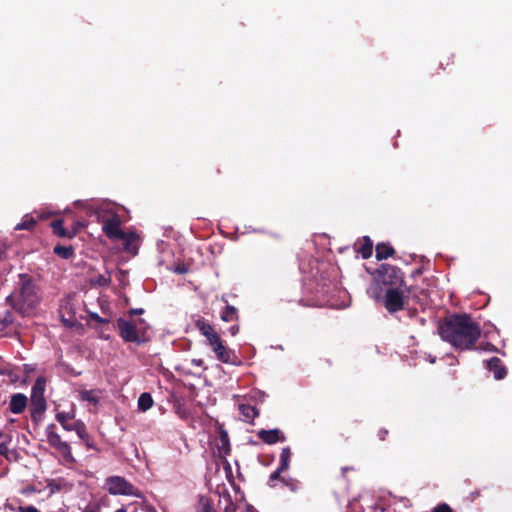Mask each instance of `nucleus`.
Segmentation results:
<instances>
[{
  "label": "nucleus",
  "instance_id": "20",
  "mask_svg": "<svg viewBox=\"0 0 512 512\" xmlns=\"http://www.w3.org/2000/svg\"><path fill=\"white\" fill-rule=\"evenodd\" d=\"M64 221L62 219H56L52 221L51 228L53 230V233L59 237H67L72 238L74 237V232H69L67 229L63 226Z\"/></svg>",
  "mask_w": 512,
  "mask_h": 512
},
{
  "label": "nucleus",
  "instance_id": "29",
  "mask_svg": "<svg viewBox=\"0 0 512 512\" xmlns=\"http://www.w3.org/2000/svg\"><path fill=\"white\" fill-rule=\"evenodd\" d=\"M222 497L225 504L223 512H236L237 505L232 500L231 495L228 492H226Z\"/></svg>",
  "mask_w": 512,
  "mask_h": 512
},
{
  "label": "nucleus",
  "instance_id": "50",
  "mask_svg": "<svg viewBox=\"0 0 512 512\" xmlns=\"http://www.w3.org/2000/svg\"><path fill=\"white\" fill-rule=\"evenodd\" d=\"M246 512H258V510L254 506L248 504L246 506Z\"/></svg>",
  "mask_w": 512,
  "mask_h": 512
},
{
  "label": "nucleus",
  "instance_id": "3",
  "mask_svg": "<svg viewBox=\"0 0 512 512\" xmlns=\"http://www.w3.org/2000/svg\"><path fill=\"white\" fill-rule=\"evenodd\" d=\"M116 327L119 331V336L124 342L141 344L146 341L145 333L148 329V324L142 318L134 321L118 318Z\"/></svg>",
  "mask_w": 512,
  "mask_h": 512
},
{
  "label": "nucleus",
  "instance_id": "48",
  "mask_svg": "<svg viewBox=\"0 0 512 512\" xmlns=\"http://www.w3.org/2000/svg\"><path fill=\"white\" fill-rule=\"evenodd\" d=\"M229 332L232 336H235L239 332V325L235 324L229 328Z\"/></svg>",
  "mask_w": 512,
  "mask_h": 512
},
{
  "label": "nucleus",
  "instance_id": "12",
  "mask_svg": "<svg viewBox=\"0 0 512 512\" xmlns=\"http://www.w3.org/2000/svg\"><path fill=\"white\" fill-rule=\"evenodd\" d=\"M257 436L261 441L269 445L286 440L283 432L277 428L270 430L262 429L257 433Z\"/></svg>",
  "mask_w": 512,
  "mask_h": 512
},
{
  "label": "nucleus",
  "instance_id": "21",
  "mask_svg": "<svg viewBox=\"0 0 512 512\" xmlns=\"http://www.w3.org/2000/svg\"><path fill=\"white\" fill-rule=\"evenodd\" d=\"M53 252L57 256L66 260L71 259L74 256V249L72 246L56 245L53 249Z\"/></svg>",
  "mask_w": 512,
  "mask_h": 512
},
{
  "label": "nucleus",
  "instance_id": "32",
  "mask_svg": "<svg viewBox=\"0 0 512 512\" xmlns=\"http://www.w3.org/2000/svg\"><path fill=\"white\" fill-rule=\"evenodd\" d=\"M283 472H285V470H280V467H278L274 472H272L267 482L268 486L271 488L275 487V481H281V473Z\"/></svg>",
  "mask_w": 512,
  "mask_h": 512
},
{
  "label": "nucleus",
  "instance_id": "43",
  "mask_svg": "<svg viewBox=\"0 0 512 512\" xmlns=\"http://www.w3.org/2000/svg\"><path fill=\"white\" fill-rule=\"evenodd\" d=\"M18 512H40L36 507L29 505V506H19Z\"/></svg>",
  "mask_w": 512,
  "mask_h": 512
},
{
  "label": "nucleus",
  "instance_id": "15",
  "mask_svg": "<svg viewBox=\"0 0 512 512\" xmlns=\"http://www.w3.org/2000/svg\"><path fill=\"white\" fill-rule=\"evenodd\" d=\"M118 240L123 241V249L136 255L138 253V247L136 242L139 240V236L135 232H125V236L122 238H118Z\"/></svg>",
  "mask_w": 512,
  "mask_h": 512
},
{
  "label": "nucleus",
  "instance_id": "33",
  "mask_svg": "<svg viewBox=\"0 0 512 512\" xmlns=\"http://www.w3.org/2000/svg\"><path fill=\"white\" fill-rule=\"evenodd\" d=\"M220 442H221V449L224 450L226 454L230 452V444H229V437L226 431L220 432Z\"/></svg>",
  "mask_w": 512,
  "mask_h": 512
},
{
  "label": "nucleus",
  "instance_id": "52",
  "mask_svg": "<svg viewBox=\"0 0 512 512\" xmlns=\"http://www.w3.org/2000/svg\"><path fill=\"white\" fill-rule=\"evenodd\" d=\"M4 254H5V250L0 248V261L2 260Z\"/></svg>",
  "mask_w": 512,
  "mask_h": 512
},
{
  "label": "nucleus",
  "instance_id": "37",
  "mask_svg": "<svg viewBox=\"0 0 512 512\" xmlns=\"http://www.w3.org/2000/svg\"><path fill=\"white\" fill-rule=\"evenodd\" d=\"M48 488L51 490L52 493L54 492H59L62 490L63 486H62V480L61 479H58V480H52L48 483Z\"/></svg>",
  "mask_w": 512,
  "mask_h": 512
},
{
  "label": "nucleus",
  "instance_id": "35",
  "mask_svg": "<svg viewBox=\"0 0 512 512\" xmlns=\"http://www.w3.org/2000/svg\"><path fill=\"white\" fill-rule=\"evenodd\" d=\"M200 505L201 508L199 512H217L209 499L201 498Z\"/></svg>",
  "mask_w": 512,
  "mask_h": 512
},
{
  "label": "nucleus",
  "instance_id": "53",
  "mask_svg": "<svg viewBox=\"0 0 512 512\" xmlns=\"http://www.w3.org/2000/svg\"><path fill=\"white\" fill-rule=\"evenodd\" d=\"M115 512H127V510L124 507H122V508L116 510Z\"/></svg>",
  "mask_w": 512,
  "mask_h": 512
},
{
  "label": "nucleus",
  "instance_id": "42",
  "mask_svg": "<svg viewBox=\"0 0 512 512\" xmlns=\"http://www.w3.org/2000/svg\"><path fill=\"white\" fill-rule=\"evenodd\" d=\"M221 174V170L219 168H212L208 172V178L211 180H215L218 178V176Z\"/></svg>",
  "mask_w": 512,
  "mask_h": 512
},
{
  "label": "nucleus",
  "instance_id": "11",
  "mask_svg": "<svg viewBox=\"0 0 512 512\" xmlns=\"http://www.w3.org/2000/svg\"><path fill=\"white\" fill-rule=\"evenodd\" d=\"M195 327L206 338L209 345H212V343L221 338L220 335L215 331L214 327L203 317H199L195 321Z\"/></svg>",
  "mask_w": 512,
  "mask_h": 512
},
{
  "label": "nucleus",
  "instance_id": "9",
  "mask_svg": "<svg viewBox=\"0 0 512 512\" xmlns=\"http://www.w3.org/2000/svg\"><path fill=\"white\" fill-rule=\"evenodd\" d=\"M219 361L238 366L241 364L235 353L223 344L221 338L210 345Z\"/></svg>",
  "mask_w": 512,
  "mask_h": 512
},
{
  "label": "nucleus",
  "instance_id": "51",
  "mask_svg": "<svg viewBox=\"0 0 512 512\" xmlns=\"http://www.w3.org/2000/svg\"><path fill=\"white\" fill-rule=\"evenodd\" d=\"M471 499L474 500L475 498L479 497L480 496V491H474L471 493Z\"/></svg>",
  "mask_w": 512,
  "mask_h": 512
},
{
  "label": "nucleus",
  "instance_id": "26",
  "mask_svg": "<svg viewBox=\"0 0 512 512\" xmlns=\"http://www.w3.org/2000/svg\"><path fill=\"white\" fill-rule=\"evenodd\" d=\"M78 437L84 442L88 449H96L94 440L88 434L86 425L83 423V432L77 433Z\"/></svg>",
  "mask_w": 512,
  "mask_h": 512
},
{
  "label": "nucleus",
  "instance_id": "17",
  "mask_svg": "<svg viewBox=\"0 0 512 512\" xmlns=\"http://www.w3.org/2000/svg\"><path fill=\"white\" fill-rule=\"evenodd\" d=\"M46 410V400L45 397L34 398L31 397V406H30V414L33 421H38L41 415Z\"/></svg>",
  "mask_w": 512,
  "mask_h": 512
},
{
  "label": "nucleus",
  "instance_id": "27",
  "mask_svg": "<svg viewBox=\"0 0 512 512\" xmlns=\"http://www.w3.org/2000/svg\"><path fill=\"white\" fill-rule=\"evenodd\" d=\"M80 399L82 401H87L94 405H97L99 402V397L95 394L93 390H83L80 392Z\"/></svg>",
  "mask_w": 512,
  "mask_h": 512
},
{
  "label": "nucleus",
  "instance_id": "34",
  "mask_svg": "<svg viewBox=\"0 0 512 512\" xmlns=\"http://www.w3.org/2000/svg\"><path fill=\"white\" fill-rule=\"evenodd\" d=\"M92 282L98 286L106 287L110 284L111 278L110 276L99 274Z\"/></svg>",
  "mask_w": 512,
  "mask_h": 512
},
{
  "label": "nucleus",
  "instance_id": "19",
  "mask_svg": "<svg viewBox=\"0 0 512 512\" xmlns=\"http://www.w3.org/2000/svg\"><path fill=\"white\" fill-rule=\"evenodd\" d=\"M376 259L381 261L394 255V248L388 243H378L375 248Z\"/></svg>",
  "mask_w": 512,
  "mask_h": 512
},
{
  "label": "nucleus",
  "instance_id": "14",
  "mask_svg": "<svg viewBox=\"0 0 512 512\" xmlns=\"http://www.w3.org/2000/svg\"><path fill=\"white\" fill-rule=\"evenodd\" d=\"M27 407V397L22 393H16L11 396L9 410L13 414H21Z\"/></svg>",
  "mask_w": 512,
  "mask_h": 512
},
{
  "label": "nucleus",
  "instance_id": "4",
  "mask_svg": "<svg viewBox=\"0 0 512 512\" xmlns=\"http://www.w3.org/2000/svg\"><path fill=\"white\" fill-rule=\"evenodd\" d=\"M377 279L379 283L388 288H403L405 286L404 273L399 267L382 264L377 269Z\"/></svg>",
  "mask_w": 512,
  "mask_h": 512
},
{
  "label": "nucleus",
  "instance_id": "16",
  "mask_svg": "<svg viewBox=\"0 0 512 512\" xmlns=\"http://www.w3.org/2000/svg\"><path fill=\"white\" fill-rule=\"evenodd\" d=\"M221 301L226 303V306L220 313V318L224 322H237L239 320V313L236 307L229 305L228 300L223 295Z\"/></svg>",
  "mask_w": 512,
  "mask_h": 512
},
{
  "label": "nucleus",
  "instance_id": "56",
  "mask_svg": "<svg viewBox=\"0 0 512 512\" xmlns=\"http://www.w3.org/2000/svg\"><path fill=\"white\" fill-rule=\"evenodd\" d=\"M3 437V432L0 430V439Z\"/></svg>",
  "mask_w": 512,
  "mask_h": 512
},
{
  "label": "nucleus",
  "instance_id": "45",
  "mask_svg": "<svg viewBox=\"0 0 512 512\" xmlns=\"http://www.w3.org/2000/svg\"><path fill=\"white\" fill-rule=\"evenodd\" d=\"M388 434H389V431L384 428H382L378 431V437L381 441H384L386 439V437L388 436Z\"/></svg>",
  "mask_w": 512,
  "mask_h": 512
},
{
  "label": "nucleus",
  "instance_id": "41",
  "mask_svg": "<svg viewBox=\"0 0 512 512\" xmlns=\"http://www.w3.org/2000/svg\"><path fill=\"white\" fill-rule=\"evenodd\" d=\"M82 512H101V507L99 504H88Z\"/></svg>",
  "mask_w": 512,
  "mask_h": 512
},
{
  "label": "nucleus",
  "instance_id": "24",
  "mask_svg": "<svg viewBox=\"0 0 512 512\" xmlns=\"http://www.w3.org/2000/svg\"><path fill=\"white\" fill-rule=\"evenodd\" d=\"M153 406V398L150 393L144 392L138 398V408L147 411Z\"/></svg>",
  "mask_w": 512,
  "mask_h": 512
},
{
  "label": "nucleus",
  "instance_id": "2",
  "mask_svg": "<svg viewBox=\"0 0 512 512\" xmlns=\"http://www.w3.org/2000/svg\"><path fill=\"white\" fill-rule=\"evenodd\" d=\"M18 289L7 297V302L21 315H29L41 301L40 289L32 276L19 274Z\"/></svg>",
  "mask_w": 512,
  "mask_h": 512
},
{
  "label": "nucleus",
  "instance_id": "44",
  "mask_svg": "<svg viewBox=\"0 0 512 512\" xmlns=\"http://www.w3.org/2000/svg\"><path fill=\"white\" fill-rule=\"evenodd\" d=\"M453 63V55L446 56V60L440 62V68L444 69V65L449 66Z\"/></svg>",
  "mask_w": 512,
  "mask_h": 512
},
{
  "label": "nucleus",
  "instance_id": "13",
  "mask_svg": "<svg viewBox=\"0 0 512 512\" xmlns=\"http://www.w3.org/2000/svg\"><path fill=\"white\" fill-rule=\"evenodd\" d=\"M487 369L494 374L495 379L502 380L507 376V368L502 360L496 356L487 361Z\"/></svg>",
  "mask_w": 512,
  "mask_h": 512
},
{
  "label": "nucleus",
  "instance_id": "36",
  "mask_svg": "<svg viewBox=\"0 0 512 512\" xmlns=\"http://www.w3.org/2000/svg\"><path fill=\"white\" fill-rule=\"evenodd\" d=\"M8 455H17V451L10 450L8 448L7 443L1 442L0 443V457H8Z\"/></svg>",
  "mask_w": 512,
  "mask_h": 512
},
{
  "label": "nucleus",
  "instance_id": "18",
  "mask_svg": "<svg viewBox=\"0 0 512 512\" xmlns=\"http://www.w3.org/2000/svg\"><path fill=\"white\" fill-rule=\"evenodd\" d=\"M355 251L359 253L363 259H368L373 253V242L369 236H364L361 242L355 244Z\"/></svg>",
  "mask_w": 512,
  "mask_h": 512
},
{
  "label": "nucleus",
  "instance_id": "39",
  "mask_svg": "<svg viewBox=\"0 0 512 512\" xmlns=\"http://www.w3.org/2000/svg\"><path fill=\"white\" fill-rule=\"evenodd\" d=\"M133 512H157L156 509L148 504H141L139 507L135 508Z\"/></svg>",
  "mask_w": 512,
  "mask_h": 512
},
{
  "label": "nucleus",
  "instance_id": "28",
  "mask_svg": "<svg viewBox=\"0 0 512 512\" xmlns=\"http://www.w3.org/2000/svg\"><path fill=\"white\" fill-rule=\"evenodd\" d=\"M239 409L241 414L248 419H253L258 416V411L254 406L242 404Z\"/></svg>",
  "mask_w": 512,
  "mask_h": 512
},
{
  "label": "nucleus",
  "instance_id": "38",
  "mask_svg": "<svg viewBox=\"0 0 512 512\" xmlns=\"http://www.w3.org/2000/svg\"><path fill=\"white\" fill-rule=\"evenodd\" d=\"M432 512H454L453 509L447 503L438 504Z\"/></svg>",
  "mask_w": 512,
  "mask_h": 512
},
{
  "label": "nucleus",
  "instance_id": "8",
  "mask_svg": "<svg viewBox=\"0 0 512 512\" xmlns=\"http://www.w3.org/2000/svg\"><path fill=\"white\" fill-rule=\"evenodd\" d=\"M102 230L111 240H118L125 236V231L121 229V219L118 214H112L102 221Z\"/></svg>",
  "mask_w": 512,
  "mask_h": 512
},
{
  "label": "nucleus",
  "instance_id": "54",
  "mask_svg": "<svg viewBox=\"0 0 512 512\" xmlns=\"http://www.w3.org/2000/svg\"><path fill=\"white\" fill-rule=\"evenodd\" d=\"M177 271H178L179 273H184V272H185V270H184L183 268L177 269Z\"/></svg>",
  "mask_w": 512,
  "mask_h": 512
},
{
  "label": "nucleus",
  "instance_id": "6",
  "mask_svg": "<svg viewBox=\"0 0 512 512\" xmlns=\"http://www.w3.org/2000/svg\"><path fill=\"white\" fill-rule=\"evenodd\" d=\"M105 486L111 495L138 496V490L124 477L110 476L105 481Z\"/></svg>",
  "mask_w": 512,
  "mask_h": 512
},
{
  "label": "nucleus",
  "instance_id": "7",
  "mask_svg": "<svg viewBox=\"0 0 512 512\" xmlns=\"http://www.w3.org/2000/svg\"><path fill=\"white\" fill-rule=\"evenodd\" d=\"M55 430V424H50L47 426L46 436L48 444L59 451L66 460H73L70 445L66 441H63Z\"/></svg>",
  "mask_w": 512,
  "mask_h": 512
},
{
  "label": "nucleus",
  "instance_id": "55",
  "mask_svg": "<svg viewBox=\"0 0 512 512\" xmlns=\"http://www.w3.org/2000/svg\"><path fill=\"white\" fill-rule=\"evenodd\" d=\"M73 324H74L73 321L67 323V325L70 327L73 326Z\"/></svg>",
  "mask_w": 512,
  "mask_h": 512
},
{
  "label": "nucleus",
  "instance_id": "23",
  "mask_svg": "<svg viewBox=\"0 0 512 512\" xmlns=\"http://www.w3.org/2000/svg\"><path fill=\"white\" fill-rule=\"evenodd\" d=\"M291 449L290 447H284L281 450L280 454V464L278 467H280V470L287 471L290 467V461H291Z\"/></svg>",
  "mask_w": 512,
  "mask_h": 512
},
{
  "label": "nucleus",
  "instance_id": "49",
  "mask_svg": "<svg viewBox=\"0 0 512 512\" xmlns=\"http://www.w3.org/2000/svg\"><path fill=\"white\" fill-rule=\"evenodd\" d=\"M7 461L9 462H12V461H17L18 459V454L17 455H8V457H4Z\"/></svg>",
  "mask_w": 512,
  "mask_h": 512
},
{
  "label": "nucleus",
  "instance_id": "31",
  "mask_svg": "<svg viewBox=\"0 0 512 512\" xmlns=\"http://www.w3.org/2000/svg\"><path fill=\"white\" fill-rule=\"evenodd\" d=\"M174 409H175L176 414L180 418H182V419L189 418V416H190L189 410L186 407H184L180 402H177L174 404Z\"/></svg>",
  "mask_w": 512,
  "mask_h": 512
},
{
  "label": "nucleus",
  "instance_id": "22",
  "mask_svg": "<svg viewBox=\"0 0 512 512\" xmlns=\"http://www.w3.org/2000/svg\"><path fill=\"white\" fill-rule=\"evenodd\" d=\"M46 381L43 377H38L32 386V394L31 397L41 398L44 397Z\"/></svg>",
  "mask_w": 512,
  "mask_h": 512
},
{
  "label": "nucleus",
  "instance_id": "30",
  "mask_svg": "<svg viewBox=\"0 0 512 512\" xmlns=\"http://www.w3.org/2000/svg\"><path fill=\"white\" fill-rule=\"evenodd\" d=\"M281 482L289 488L290 491L296 492L299 489L300 482L294 478H281Z\"/></svg>",
  "mask_w": 512,
  "mask_h": 512
},
{
  "label": "nucleus",
  "instance_id": "1",
  "mask_svg": "<svg viewBox=\"0 0 512 512\" xmlns=\"http://www.w3.org/2000/svg\"><path fill=\"white\" fill-rule=\"evenodd\" d=\"M440 337L456 349L471 350L481 336V327L467 313L448 315L439 323Z\"/></svg>",
  "mask_w": 512,
  "mask_h": 512
},
{
  "label": "nucleus",
  "instance_id": "5",
  "mask_svg": "<svg viewBox=\"0 0 512 512\" xmlns=\"http://www.w3.org/2000/svg\"><path fill=\"white\" fill-rule=\"evenodd\" d=\"M404 292L408 294L412 293L410 287L403 288H387L383 297V305L385 309L391 313H397L404 309L407 296L404 295Z\"/></svg>",
  "mask_w": 512,
  "mask_h": 512
},
{
  "label": "nucleus",
  "instance_id": "47",
  "mask_svg": "<svg viewBox=\"0 0 512 512\" xmlns=\"http://www.w3.org/2000/svg\"><path fill=\"white\" fill-rule=\"evenodd\" d=\"M62 311H65L67 312L69 315L71 314L72 312V306L69 302H67L66 304H64L62 307H61Z\"/></svg>",
  "mask_w": 512,
  "mask_h": 512
},
{
  "label": "nucleus",
  "instance_id": "10",
  "mask_svg": "<svg viewBox=\"0 0 512 512\" xmlns=\"http://www.w3.org/2000/svg\"><path fill=\"white\" fill-rule=\"evenodd\" d=\"M55 417L64 430L75 431L76 433L83 432V422L74 420V413L57 412Z\"/></svg>",
  "mask_w": 512,
  "mask_h": 512
},
{
  "label": "nucleus",
  "instance_id": "40",
  "mask_svg": "<svg viewBox=\"0 0 512 512\" xmlns=\"http://www.w3.org/2000/svg\"><path fill=\"white\" fill-rule=\"evenodd\" d=\"M89 317L91 320H93L97 323H100V324H108L109 323V319L102 318L97 313H90Z\"/></svg>",
  "mask_w": 512,
  "mask_h": 512
},
{
  "label": "nucleus",
  "instance_id": "46",
  "mask_svg": "<svg viewBox=\"0 0 512 512\" xmlns=\"http://www.w3.org/2000/svg\"><path fill=\"white\" fill-rule=\"evenodd\" d=\"M128 313H129L130 316L141 315V314L144 313V309H142V308H134V309L129 310Z\"/></svg>",
  "mask_w": 512,
  "mask_h": 512
},
{
  "label": "nucleus",
  "instance_id": "25",
  "mask_svg": "<svg viewBox=\"0 0 512 512\" xmlns=\"http://www.w3.org/2000/svg\"><path fill=\"white\" fill-rule=\"evenodd\" d=\"M37 221L30 215H25L20 223L15 226L16 230H32Z\"/></svg>",
  "mask_w": 512,
  "mask_h": 512
}]
</instances>
